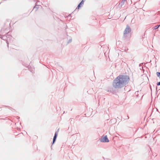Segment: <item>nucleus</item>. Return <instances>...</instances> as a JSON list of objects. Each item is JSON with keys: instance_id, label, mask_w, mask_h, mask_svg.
Listing matches in <instances>:
<instances>
[{"instance_id": "19", "label": "nucleus", "mask_w": 160, "mask_h": 160, "mask_svg": "<svg viewBox=\"0 0 160 160\" xmlns=\"http://www.w3.org/2000/svg\"><path fill=\"white\" fill-rule=\"evenodd\" d=\"M127 119H128L129 118V116H127Z\"/></svg>"}, {"instance_id": "5", "label": "nucleus", "mask_w": 160, "mask_h": 160, "mask_svg": "<svg viewBox=\"0 0 160 160\" xmlns=\"http://www.w3.org/2000/svg\"><path fill=\"white\" fill-rule=\"evenodd\" d=\"M9 32H8L7 33H6L5 35H3L1 39L3 40H6V39L7 38V36L8 33Z\"/></svg>"}, {"instance_id": "15", "label": "nucleus", "mask_w": 160, "mask_h": 160, "mask_svg": "<svg viewBox=\"0 0 160 160\" xmlns=\"http://www.w3.org/2000/svg\"><path fill=\"white\" fill-rule=\"evenodd\" d=\"M157 85L158 86H159L160 85V81L158 82L157 83Z\"/></svg>"}, {"instance_id": "16", "label": "nucleus", "mask_w": 160, "mask_h": 160, "mask_svg": "<svg viewBox=\"0 0 160 160\" xmlns=\"http://www.w3.org/2000/svg\"><path fill=\"white\" fill-rule=\"evenodd\" d=\"M59 130V129H58L57 130V131L56 132H55V133L57 132V135L58 134V132Z\"/></svg>"}, {"instance_id": "10", "label": "nucleus", "mask_w": 160, "mask_h": 160, "mask_svg": "<svg viewBox=\"0 0 160 160\" xmlns=\"http://www.w3.org/2000/svg\"><path fill=\"white\" fill-rule=\"evenodd\" d=\"M38 5H36L34 7H33V9H35V11H37V10L38 9Z\"/></svg>"}, {"instance_id": "1", "label": "nucleus", "mask_w": 160, "mask_h": 160, "mask_svg": "<svg viewBox=\"0 0 160 160\" xmlns=\"http://www.w3.org/2000/svg\"><path fill=\"white\" fill-rule=\"evenodd\" d=\"M129 80V78L127 75H120L113 80L112 86L116 89L121 88L126 86Z\"/></svg>"}, {"instance_id": "13", "label": "nucleus", "mask_w": 160, "mask_h": 160, "mask_svg": "<svg viewBox=\"0 0 160 160\" xmlns=\"http://www.w3.org/2000/svg\"><path fill=\"white\" fill-rule=\"evenodd\" d=\"M72 42V38L70 39L67 42V44H68L70 43H71Z\"/></svg>"}, {"instance_id": "7", "label": "nucleus", "mask_w": 160, "mask_h": 160, "mask_svg": "<svg viewBox=\"0 0 160 160\" xmlns=\"http://www.w3.org/2000/svg\"><path fill=\"white\" fill-rule=\"evenodd\" d=\"M84 4V1H81V2L79 4L78 6L76 9H79L80 7L81 6H82Z\"/></svg>"}, {"instance_id": "14", "label": "nucleus", "mask_w": 160, "mask_h": 160, "mask_svg": "<svg viewBox=\"0 0 160 160\" xmlns=\"http://www.w3.org/2000/svg\"><path fill=\"white\" fill-rule=\"evenodd\" d=\"M4 31V29H2L1 30V33H2V34H4V32H3Z\"/></svg>"}, {"instance_id": "11", "label": "nucleus", "mask_w": 160, "mask_h": 160, "mask_svg": "<svg viewBox=\"0 0 160 160\" xmlns=\"http://www.w3.org/2000/svg\"><path fill=\"white\" fill-rule=\"evenodd\" d=\"M160 26V24L159 25H157V26H156L154 27H153V29H156L158 28Z\"/></svg>"}, {"instance_id": "17", "label": "nucleus", "mask_w": 160, "mask_h": 160, "mask_svg": "<svg viewBox=\"0 0 160 160\" xmlns=\"http://www.w3.org/2000/svg\"><path fill=\"white\" fill-rule=\"evenodd\" d=\"M6 42L7 43V46H8V44H8V42L7 41Z\"/></svg>"}, {"instance_id": "2", "label": "nucleus", "mask_w": 160, "mask_h": 160, "mask_svg": "<svg viewBox=\"0 0 160 160\" xmlns=\"http://www.w3.org/2000/svg\"><path fill=\"white\" fill-rule=\"evenodd\" d=\"M131 32V29L130 27L128 25H127L126 28L125 29L123 32V37H126V35L128 34Z\"/></svg>"}, {"instance_id": "18", "label": "nucleus", "mask_w": 160, "mask_h": 160, "mask_svg": "<svg viewBox=\"0 0 160 160\" xmlns=\"http://www.w3.org/2000/svg\"><path fill=\"white\" fill-rule=\"evenodd\" d=\"M3 35L0 34V38H1L2 37Z\"/></svg>"}, {"instance_id": "8", "label": "nucleus", "mask_w": 160, "mask_h": 160, "mask_svg": "<svg viewBox=\"0 0 160 160\" xmlns=\"http://www.w3.org/2000/svg\"><path fill=\"white\" fill-rule=\"evenodd\" d=\"M126 1V0H122L121 2L119 4V5H120L122 7V5H124Z\"/></svg>"}, {"instance_id": "20", "label": "nucleus", "mask_w": 160, "mask_h": 160, "mask_svg": "<svg viewBox=\"0 0 160 160\" xmlns=\"http://www.w3.org/2000/svg\"><path fill=\"white\" fill-rule=\"evenodd\" d=\"M85 1V0H82L81 1H84V2Z\"/></svg>"}, {"instance_id": "9", "label": "nucleus", "mask_w": 160, "mask_h": 160, "mask_svg": "<svg viewBox=\"0 0 160 160\" xmlns=\"http://www.w3.org/2000/svg\"><path fill=\"white\" fill-rule=\"evenodd\" d=\"M30 68H31V67L30 66H28V68L29 69V70H30L31 71V72L32 73H34V69L33 68H30L31 69H30Z\"/></svg>"}, {"instance_id": "12", "label": "nucleus", "mask_w": 160, "mask_h": 160, "mask_svg": "<svg viewBox=\"0 0 160 160\" xmlns=\"http://www.w3.org/2000/svg\"><path fill=\"white\" fill-rule=\"evenodd\" d=\"M156 74L157 76L160 78V72H157Z\"/></svg>"}, {"instance_id": "6", "label": "nucleus", "mask_w": 160, "mask_h": 160, "mask_svg": "<svg viewBox=\"0 0 160 160\" xmlns=\"http://www.w3.org/2000/svg\"><path fill=\"white\" fill-rule=\"evenodd\" d=\"M108 92H109L113 93L114 92V89L112 87H109L108 88Z\"/></svg>"}, {"instance_id": "3", "label": "nucleus", "mask_w": 160, "mask_h": 160, "mask_svg": "<svg viewBox=\"0 0 160 160\" xmlns=\"http://www.w3.org/2000/svg\"><path fill=\"white\" fill-rule=\"evenodd\" d=\"M100 140L101 142H109V140H108L107 135L102 137Z\"/></svg>"}, {"instance_id": "4", "label": "nucleus", "mask_w": 160, "mask_h": 160, "mask_svg": "<svg viewBox=\"0 0 160 160\" xmlns=\"http://www.w3.org/2000/svg\"><path fill=\"white\" fill-rule=\"evenodd\" d=\"M57 133V132L55 133L53 139V141H52V145L56 141V138H57V137L58 136Z\"/></svg>"}]
</instances>
